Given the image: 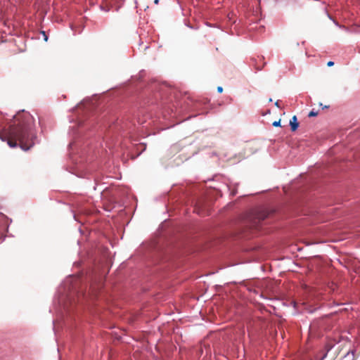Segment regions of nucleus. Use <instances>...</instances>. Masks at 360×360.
I'll use <instances>...</instances> for the list:
<instances>
[{"mask_svg":"<svg viewBox=\"0 0 360 360\" xmlns=\"http://www.w3.org/2000/svg\"><path fill=\"white\" fill-rule=\"evenodd\" d=\"M217 90H219V91L223 90V88L221 86H218Z\"/></svg>","mask_w":360,"mask_h":360,"instance_id":"10","label":"nucleus"},{"mask_svg":"<svg viewBox=\"0 0 360 360\" xmlns=\"http://www.w3.org/2000/svg\"><path fill=\"white\" fill-rule=\"evenodd\" d=\"M272 124L274 127H279L281 125V120L275 121Z\"/></svg>","mask_w":360,"mask_h":360,"instance_id":"6","label":"nucleus"},{"mask_svg":"<svg viewBox=\"0 0 360 360\" xmlns=\"http://www.w3.org/2000/svg\"><path fill=\"white\" fill-rule=\"evenodd\" d=\"M279 101H277L276 103H275V105L277 106L278 108H280V105H279Z\"/></svg>","mask_w":360,"mask_h":360,"instance_id":"9","label":"nucleus"},{"mask_svg":"<svg viewBox=\"0 0 360 360\" xmlns=\"http://www.w3.org/2000/svg\"><path fill=\"white\" fill-rule=\"evenodd\" d=\"M290 125L291 127V130L292 131H295L297 129L298 127H299V123L297 122V117L295 115H294L292 119L290 120Z\"/></svg>","mask_w":360,"mask_h":360,"instance_id":"3","label":"nucleus"},{"mask_svg":"<svg viewBox=\"0 0 360 360\" xmlns=\"http://www.w3.org/2000/svg\"><path fill=\"white\" fill-rule=\"evenodd\" d=\"M160 90H164L167 88H172V85L166 82H161L159 84V86H158Z\"/></svg>","mask_w":360,"mask_h":360,"instance_id":"4","label":"nucleus"},{"mask_svg":"<svg viewBox=\"0 0 360 360\" xmlns=\"http://www.w3.org/2000/svg\"><path fill=\"white\" fill-rule=\"evenodd\" d=\"M269 216L268 212L264 209H257L253 211L251 217L252 226L257 228L259 223L264 220Z\"/></svg>","mask_w":360,"mask_h":360,"instance_id":"2","label":"nucleus"},{"mask_svg":"<svg viewBox=\"0 0 360 360\" xmlns=\"http://www.w3.org/2000/svg\"><path fill=\"white\" fill-rule=\"evenodd\" d=\"M158 0H155V4H158Z\"/></svg>","mask_w":360,"mask_h":360,"instance_id":"11","label":"nucleus"},{"mask_svg":"<svg viewBox=\"0 0 360 360\" xmlns=\"http://www.w3.org/2000/svg\"><path fill=\"white\" fill-rule=\"evenodd\" d=\"M318 115V112H315L314 110L310 111L308 116L309 117H315Z\"/></svg>","mask_w":360,"mask_h":360,"instance_id":"5","label":"nucleus"},{"mask_svg":"<svg viewBox=\"0 0 360 360\" xmlns=\"http://www.w3.org/2000/svg\"><path fill=\"white\" fill-rule=\"evenodd\" d=\"M319 106H321L323 109L328 108L330 105H323V103H320Z\"/></svg>","mask_w":360,"mask_h":360,"instance_id":"7","label":"nucleus"},{"mask_svg":"<svg viewBox=\"0 0 360 360\" xmlns=\"http://www.w3.org/2000/svg\"><path fill=\"white\" fill-rule=\"evenodd\" d=\"M327 65H328V67H332V66H333V65H334V62H333V61H328V63H327Z\"/></svg>","mask_w":360,"mask_h":360,"instance_id":"8","label":"nucleus"},{"mask_svg":"<svg viewBox=\"0 0 360 360\" xmlns=\"http://www.w3.org/2000/svg\"><path fill=\"white\" fill-rule=\"evenodd\" d=\"M34 124V119L28 112L19 111L9 127L0 131V139L7 141L11 148L19 145L22 150H27L34 145L36 137L33 131Z\"/></svg>","mask_w":360,"mask_h":360,"instance_id":"1","label":"nucleus"}]
</instances>
